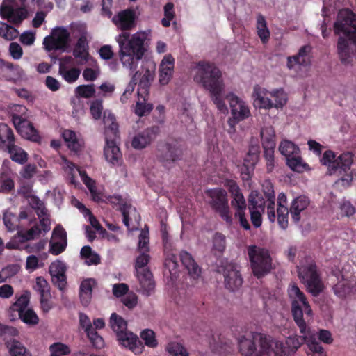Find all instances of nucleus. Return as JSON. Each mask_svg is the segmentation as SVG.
Returning a JSON list of instances; mask_svg holds the SVG:
<instances>
[{"instance_id":"obj_26","label":"nucleus","mask_w":356,"mask_h":356,"mask_svg":"<svg viewBox=\"0 0 356 356\" xmlns=\"http://www.w3.org/2000/svg\"><path fill=\"white\" fill-rule=\"evenodd\" d=\"M288 294L291 299H298L303 305L305 312L307 315L312 316V309L307 300V298L304 293L300 289L297 284L291 283L289 286Z\"/></svg>"},{"instance_id":"obj_14","label":"nucleus","mask_w":356,"mask_h":356,"mask_svg":"<svg viewBox=\"0 0 356 356\" xmlns=\"http://www.w3.org/2000/svg\"><path fill=\"white\" fill-rule=\"evenodd\" d=\"M0 15L8 22L19 24L28 17V11L24 7H13L2 3L0 6Z\"/></svg>"},{"instance_id":"obj_8","label":"nucleus","mask_w":356,"mask_h":356,"mask_svg":"<svg viewBox=\"0 0 356 356\" xmlns=\"http://www.w3.org/2000/svg\"><path fill=\"white\" fill-rule=\"evenodd\" d=\"M206 194L211 198L209 203L211 209L218 213L227 223L231 224L232 217L228 204L227 191L223 188H216L207 190Z\"/></svg>"},{"instance_id":"obj_24","label":"nucleus","mask_w":356,"mask_h":356,"mask_svg":"<svg viewBox=\"0 0 356 356\" xmlns=\"http://www.w3.org/2000/svg\"><path fill=\"white\" fill-rule=\"evenodd\" d=\"M15 144L13 129L5 123H0V149L6 151Z\"/></svg>"},{"instance_id":"obj_10","label":"nucleus","mask_w":356,"mask_h":356,"mask_svg":"<svg viewBox=\"0 0 356 356\" xmlns=\"http://www.w3.org/2000/svg\"><path fill=\"white\" fill-rule=\"evenodd\" d=\"M182 155L181 145L176 140L160 141L157 144L156 156L165 166L181 160Z\"/></svg>"},{"instance_id":"obj_52","label":"nucleus","mask_w":356,"mask_h":356,"mask_svg":"<svg viewBox=\"0 0 356 356\" xmlns=\"http://www.w3.org/2000/svg\"><path fill=\"white\" fill-rule=\"evenodd\" d=\"M76 95L79 97L90 98L95 95V89L94 84L90 85H80L76 87Z\"/></svg>"},{"instance_id":"obj_22","label":"nucleus","mask_w":356,"mask_h":356,"mask_svg":"<svg viewBox=\"0 0 356 356\" xmlns=\"http://www.w3.org/2000/svg\"><path fill=\"white\" fill-rule=\"evenodd\" d=\"M259 154L257 149L254 152L250 150L244 159L243 164L241 168V176L244 181H248L251 179L254 166L258 161Z\"/></svg>"},{"instance_id":"obj_38","label":"nucleus","mask_w":356,"mask_h":356,"mask_svg":"<svg viewBox=\"0 0 356 356\" xmlns=\"http://www.w3.org/2000/svg\"><path fill=\"white\" fill-rule=\"evenodd\" d=\"M286 160V165L293 172L301 173L309 169L308 164L303 161L300 154H296Z\"/></svg>"},{"instance_id":"obj_53","label":"nucleus","mask_w":356,"mask_h":356,"mask_svg":"<svg viewBox=\"0 0 356 356\" xmlns=\"http://www.w3.org/2000/svg\"><path fill=\"white\" fill-rule=\"evenodd\" d=\"M141 339L145 341L146 346L155 348L158 343L155 337V333L149 329L144 330L140 333Z\"/></svg>"},{"instance_id":"obj_37","label":"nucleus","mask_w":356,"mask_h":356,"mask_svg":"<svg viewBox=\"0 0 356 356\" xmlns=\"http://www.w3.org/2000/svg\"><path fill=\"white\" fill-rule=\"evenodd\" d=\"M6 346L9 350L10 356H31L26 348L17 340L13 339L7 341Z\"/></svg>"},{"instance_id":"obj_28","label":"nucleus","mask_w":356,"mask_h":356,"mask_svg":"<svg viewBox=\"0 0 356 356\" xmlns=\"http://www.w3.org/2000/svg\"><path fill=\"white\" fill-rule=\"evenodd\" d=\"M30 302V293L27 291H25L17 299V300L10 307L8 313L9 318L10 320H14L16 315L14 314L15 312L19 313L24 310L27 309V307Z\"/></svg>"},{"instance_id":"obj_1","label":"nucleus","mask_w":356,"mask_h":356,"mask_svg":"<svg viewBox=\"0 0 356 356\" xmlns=\"http://www.w3.org/2000/svg\"><path fill=\"white\" fill-rule=\"evenodd\" d=\"M196 70L194 81L210 92L212 101L220 112H227L222 97L225 86L221 71L214 63L208 61H199Z\"/></svg>"},{"instance_id":"obj_7","label":"nucleus","mask_w":356,"mask_h":356,"mask_svg":"<svg viewBox=\"0 0 356 356\" xmlns=\"http://www.w3.org/2000/svg\"><path fill=\"white\" fill-rule=\"evenodd\" d=\"M334 32L336 35L343 33L356 45V15L350 9L340 10L334 24Z\"/></svg>"},{"instance_id":"obj_61","label":"nucleus","mask_w":356,"mask_h":356,"mask_svg":"<svg viewBox=\"0 0 356 356\" xmlns=\"http://www.w3.org/2000/svg\"><path fill=\"white\" fill-rule=\"evenodd\" d=\"M15 188V182L10 177H0V193H9Z\"/></svg>"},{"instance_id":"obj_23","label":"nucleus","mask_w":356,"mask_h":356,"mask_svg":"<svg viewBox=\"0 0 356 356\" xmlns=\"http://www.w3.org/2000/svg\"><path fill=\"white\" fill-rule=\"evenodd\" d=\"M288 216L287 198L284 193H281L277 197V217L278 224L282 229L288 226Z\"/></svg>"},{"instance_id":"obj_2","label":"nucleus","mask_w":356,"mask_h":356,"mask_svg":"<svg viewBox=\"0 0 356 356\" xmlns=\"http://www.w3.org/2000/svg\"><path fill=\"white\" fill-rule=\"evenodd\" d=\"M145 40L146 35L141 32L131 35L129 32L124 31L116 37L120 60L123 67L129 69L131 73L136 70L139 61L145 55Z\"/></svg>"},{"instance_id":"obj_33","label":"nucleus","mask_w":356,"mask_h":356,"mask_svg":"<svg viewBox=\"0 0 356 356\" xmlns=\"http://www.w3.org/2000/svg\"><path fill=\"white\" fill-rule=\"evenodd\" d=\"M6 152L10 154V159L18 164L24 165L28 161L27 152L15 144L10 147Z\"/></svg>"},{"instance_id":"obj_13","label":"nucleus","mask_w":356,"mask_h":356,"mask_svg":"<svg viewBox=\"0 0 356 356\" xmlns=\"http://www.w3.org/2000/svg\"><path fill=\"white\" fill-rule=\"evenodd\" d=\"M13 124L24 138L35 143L40 141L41 137L33 123L28 120H25L24 116H14Z\"/></svg>"},{"instance_id":"obj_59","label":"nucleus","mask_w":356,"mask_h":356,"mask_svg":"<svg viewBox=\"0 0 356 356\" xmlns=\"http://www.w3.org/2000/svg\"><path fill=\"white\" fill-rule=\"evenodd\" d=\"M90 113L94 119H100L103 110L102 100L95 99L92 101L90 104Z\"/></svg>"},{"instance_id":"obj_34","label":"nucleus","mask_w":356,"mask_h":356,"mask_svg":"<svg viewBox=\"0 0 356 356\" xmlns=\"http://www.w3.org/2000/svg\"><path fill=\"white\" fill-rule=\"evenodd\" d=\"M337 52L341 63L347 64L351 55L349 41L346 38L340 36L337 42Z\"/></svg>"},{"instance_id":"obj_46","label":"nucleus","mask_w":356,"mask_h":356,"mask_svg":"<svg viewBox=\"0 0 356 356\" xmlns=\"http://www.w3.org/2000/svg\"><path fill=\"white\" fill-rule=\"evenodd\" d=\"M112 199L120 204L119 210L121 211L123 216V223L127 227L130 226L129 210L131 209V205L126 202L121 203L122 199L120 196H114Z\"/></svg>"},{"instance_id":"obj_44","label":"nucleus","mask_w":356,"mask_h":356,"mask_svg":"<svg viewBox=\"0 0 356 356\" xmlns=\"http://www.w3.org/2000/svg\"><path fill=\"white\" fill-rule=\"evenodd\" d=\"M305 336H298L296 334L289 337L286 343L289 353H295L306 341Z\"/></svg>"},{"instance_id":"obj_42","label":"nucleus","mask_w":356,"mask_h":356,"mask_svg":"<svg viewBox=\"0 0 356 356\" xmlns=\"http://www.w3.org/2000/svg\"><path fill=\"white\" fill-rule=\"evenodd\" d=\"M51 35L62 47L63 51H65L70 42L69 31L64 27H57L52 31Z\"/></svg>"},{"instance_id":"obj_36","label":"nucleus","mask_w":356,"mask_h":356,"mask_svg":"<svg viewBox=\"0 0 356 356\" xmlns=\"http://www.w3.org/2000/svg\"><path fill=\"white\" fill-rule=\"evenodd\" d=\"M341 280L333 286V291L337 296L343 299L352 292L353 286L349 280L343 278V275H341Z\"/></svg>"},{"instance_id":"obj_40","label":"nucleus","mask_w":356,"mask_h":356,"mask_svg":"<svg viewBox=\"0 0 356 356\" xmlns=\"http://www.w3.org/2000/svg\"><path fill=\"white\" fill-rule=\"evenodd\" d=\"M266 90L261 88L259 85L254 87L252 97L253 104L256 108H267V99H266Z\"/></svg>"},{"instance_id":"obj_9","label":"nucleus","mask_w":356,"mask_h":356,"mask_svg":"<svg viewBox=\"0 0 356 356\" xmlns=\"http://www.w3.org/2000/svg\"><path fill=\"white\" fill-rule=\"evenodd\" d=\"M353 154L350 152H344L336 157L334 152L332 150L325 151L321 162L322 165L327 166L328 173L330 175L336 174L338 170L342 171L349 170L353 163Z\"/></svg>"},{"instance_id":"obj_25","label":"nucleus","mask_w":356,"mask_h":356,"mask_svg":"<svg viewBox=\"0 0 356 356\" xmlns=\"http://www.w3.org/2000/svg\"><path fill=\"white\" fill-rule=\"evenodd\" d=\"M104 154L106 161L113 165L118 164L122 158L121 152L115 140H106Z\"/></svg>"},{"instance_id":"obj_6","label":"nucleus","mask_w":356,"mask_h":356,"mask_svg":"<svg viewBox=\"0 0 356 356\" xmlns=\"http://www.w3.org/2000/svg\"><path fill=\"white\" fill-rule=\"evenodd\" d=\"M140 252L141 253L136 257L135 269L141 286L142 293L149 296L152 294L155 288L153 275L149 268H145L149 261L150 256L147 252Z\"/></svg>"},{"instance_id":"obj_63","label":"nucleus","mask_w":356,"mask_h":356,"mask_svg":"<svg viewBox=\"0 0 356 356\" xmlns=\"http://www.w3.org/2000/svg\"><path fill=\"white\" fill-rule=\"evenodd\" d=\"M43 45L47 51H51L53 50H62V47L57 43V41L52 35L47 36L43 40Z\"/></svg>"},{"instance_id":"obj_45","label":"nucleus","mask_w":356,"mask_h":356,"mask_svg":"<svg viewBox=\"0 0 356 356\" xmlns=\"http://www.w3.org/2000/svg\"><path fill=\"white\" fill-rule=\"evenodd\" d=\"M284 344L282 341L268 340V356H285Z\"/></svg>"},{"instance_id":"obj_5","label":"nucleus","mask_w":356,"mask_h":356,"mask_svg":"<svg viewBox=\"0 0 356 356\" xmlns=\"http://www.w3.org/2000/svg\"><path fill=\"white\" fill-rule=\"evenodd\" d=\"M238 347L244 356H267V337L265 334L251 332L239 339Z\"/></svg>"},{"instance_id":"obj_19","label":"nucleus","mask_w":356,"mask_h":356,"mask_svg":"<svg viewBox=\"0 0 356 356\" xmlns=\"http://www.w3.org/2000/svg\"><path fill=\"white\" fill-rule=\"evenodd\" d=\"M179 258L182 265L192 278L195 280L201 276L202 268L189 252L186 250H181L179 252Z\"/></svg>"},{"instance_id":"obj_60","label":"nucleus","mask_w":356,"mask_h":356,"mask_svg":"<svg viewBox=\"0 0 356 356\" xmlns=\"http://www.w3.org/2000/svg\"><path fill=\"white\" fill-rule=\"evenodd\" d=\"M225 236L219 232H216L213 238V248L219 252H222L225 249Z\"/></svg>"},{"instance_id":"obj_11","label":"nucleus","mask_w":356,"mask_h":356,"mask_svg":"<svg viewBox=\"0 0 356 356\" xmlns=\"http://www.w3.org/2000/svg\"><path fill=\"white\" fill-rule=\"evenodd\" d=\"M247 251L254 275L263 277L267 273V250L252 245L248 247Z\"/></svg>"},{"instance_id":"obj_17","label":"nucleus","mask_w":356,"mask_h":356,"mask_svg":"<svg viewBox=\"0 0 356 356\" xmlns=\"http://www.w3.org/2000/svg\"><path fill=\"white\" fill-rule=\"evenodd\" d=\"M159 132L160 128L158 126H152L145 129L134 137L131 143L133 147L137 149L146 147L156 138Z\"/></svg>"},{"instance_id":"obj_50","label":"nucleus","mask_w":356,"mask_h":356,"mask_svg":"<svg viewBox=\"0 0 356 356\" xmlns=\"http://www.w3.org/2000/svg\"><path fill=\"white\" fill-rule=\"evenodd\" d=\"M34 289L39 293L40 297L51 296L49 284L42 277H38L36 278Z\"/></svg>"},{"instance_id":"obj_21","label":"nucleus","mask_w":356,"mask_h":356,"mask_svg":"<svg viewBox=\"0 0 356 356\" xmlns=\"http://www.w3.org/2000/svg\"><path fill=\"white\" fill-rule=\"evenodd\" d=\"M309 203V199L305 195H299L293 200L289 213L290 212L291 218L295 223L299 222L301 218V212L308 207Z\"/></svg>"},{"instance_id":"obj_30","label":"nucleus","mask_w":356,"mask_h":356,"mask_svg":"<svg viewBox=\"0 0 356 356\" xmlns=\"http://www.w3.org/2000/svg\"><path fill=\"white\" fill-rule=\"evenodd\" d=\"M298 299H293L292 301V314L296 325L300 328L301 334H305L307 331V324L303 319V312Z\"/></svg>"},{"instance_id":"obj_51","label":"nucleus","mask_w":356,"mask_h":356,"mask_svg":"<svg viewBox=\"0 0 356 356\" xmlns=\"http://www.w3.org/2000/svg\"><path fill=\"white\" fill-rule=\"evenodd\" d=\"M257 29L259 37L262 42L266 44L267 42V25L265 17L261 15H259L257 17Z\"/></svg>"},{"instance_id":"obj_20","label":"nucleus","mask_w":356,"mask_h":356,"mask_svg":"<svg viewBox=\"0 0 356 356\" xmlns=\"http://www.w3.org/2000/svg\"><path fill=\"white\" fill-rule=\"evenodd\" d=\"M175 59L171 54L164 56L159 66V82L166 85L170 81L174 70Z\"/></svg>"},{"instance_id":"obj_35","label":"nucleus","mask_w":356,"mask_h":356,"mask_svg":"<svg viewBox=\"0 0 356 356\" xmlns=\"http://www.w3.org/2000/svg\"><path fill=\"white\" fill-rule=\"evenodd\" d=\"M279 151L286 159L300 154L299 147L289 140H282L279 145Z\"/></svg>"},{"instance_id":"obj_29","label":"nucleus","mask_w":356,"mask_h":356,"mask_svg":"<svg viewBox=\"0 0 356 356\" xmlns=\"http://www.w3.org/2000/svg\"><path fill=\"white\" fill-rule=\"evenodd\" d=\"M271 99H268V109L274 107L282 108L287 103L288 96L283 88L273 90L270 92Z\"/></svg>"},{"instance_id":"obj_16","label":"nucleus","mask_w":356,"mask_h":356,"mask_svg":"<svg viewBox=\"0 0 356 356\" xmlns=\"http://www.w3.org/2000/svg\"><path fill=\"white\" fill-rule=\"evenodd\" d=\"M136 12L130 8L120 11L113 18V22L122 32L132 29L136 26Z\"/></svg>"},{"instance_id":"obj_18","label":"nucleus","mask_w":356,"mask_h":356,"mask_svg":"<svg viewBox=\"0 0 356 356\" xmlns=\"http://www.w3.org/2000/svg\"><path fill=\"white\" fill-rule=\"evenodd\" d=\"M103 122L105 127V140H115L117 138H119V126L114 114L105 111L104 113Z\"/></svg>"},{"instance_id":"obj_48","label":"nucleus","mask_w":356,"mask_h":356,"mask_svg":"<svg viewBox=\"0 0 356 356\" xmlns=\"http://www.w3.org/2000/svg\"><path fill=\"white\" fill-rule=\"evenodd\" d=\"M337 172H339V175L343 176L335 181V185L338 187H342L343 188L350 187L353 181V174L350 169L347 171H342L341 173L340 172V170H338Z\"/></svg>"},{"instance_id":"obj_15","label":"nucleus","mask_w":356,"mask_h":356,"mask_svg":"<svg viewBox=\"0 0 356 356\" xmlns=\"http://www.w3.org/2000/svg\"><path fill=\"white\" fill-rule=\"evenodd\" d=\"M248 203L252 223L255 227H259L262 222L260 209L264 210V201L259 197L256 191H252L249 195Z\"/></svg>"},{"instance_id":"obj_57","label":"nucleus","mask_w":356,"mask_h":356,"mask_svg":"<svg viewBox=\"0 0 356 356\" xmlns=\"http://www.w3.org/2000/svg\"><path fill=\"white\" fill-rule=\"evenodd\" d=\"M3 223L8 231L13 232L17 227V217L11 213H5L3 218Z\"/></svg>"},{"instance_id":"obj_39","label":"nucleus","mask_w":356,"mask_h":356,"mask_svg":"<svg viewBox=\"0 0 356 356\" xmlns=\"http://www.w3.org/2000/svg\"><path fill=\"white\" fill-rule=\"evenodd\" d=\"M80 255L88 266L98 265L101 262L99 255L94 252L89 245H85L81 248Z\"/></svg>"},{"instance_id":"obj_62","label":"nucleus","mask_w":356,"mask_h":356,"mask_svg":"<svg viewBox=\"0 0 356 356\" xmlns=\"http://www.w3.org/2000/svg\"><path fill=\"white\" fill-rule=\"evenodd\" d=\"M232 197L233 200L231 201V204L236 211H243L246 209L245 200L241 193L236 194Z\"/></svg>"},{"instance_id":"obj_47","label":"nucleus","mask_w":356,"mask_h":356,"mask_svg":"<svg viewBox=\"0 0 356 356\" xmlns=\"http://www.w3.org/2000/svg\"><path fill=\"white\" fill-rule=\"evenodd\" d=\"M149 229L145 227L141 230L139 236H138V248L137 250L139 252H147L149 251Z\"/></svg>"},{"instance_id":"obj_64","label":"nucleus","mask_w":356,"mask_h":356,"mask_svg":"<svg viewBox=\"0 0 356 356\" xmlns=\"http://www.w3.org/2000/svg\"><path fill=\"white\" fill-rule=\"evenodd\" d=\"M37 167L34 163L26 164L20 171V175L26 179H29L36 173Z\"/></svg>"},{"instance_id":"obj_54","label":"nucleus","mask_w":356,"mask_h":356,"mask_svg":"<svg viewBox=\"0 0 356 356\" xmlns=\"http://www.w3.org/2000/svg\"><path fill=\"white\" fill-rule=\"evenodd\" d=\"M92 345L96 348H101L104 346L103 338L97 333L95 329L92 328L86 332Z\"/></svg>"},{"instance_id":"obj_3","label":"nucleus","mask_w":356,"mask_h":356,"mask_svg":"<svg viewBox=\"0 0 356 356\" xmlns=\"http://www.w3.org/2000/svg\"><path fill=\"white\" fill-rule=\"evenodd\" d=\"M297 276L306 291L314 297L318 296L325 289L320 268L316 261L307 256L296 266Z\"/></svg>"},{"instance_id":"obj_27","label":"nucleus","mask_w":356,"mask_h":356,"mask_svg":"<svg viewBox=\"0 0 356 356\" xmlns=\"http://www.w3.org/2000/svg\"><path fill=\"white\" fill-rule=\"evenodd\" d=\"M243 278L238 270L232 268L225 273V284L230 291L238 289L243 284Z\"/></svg>"},{"instance_id":"obj_31","label":"nucleus","mask_w":356,"mask_h":356,"mask_svg":"<svg viewBox=\"0 0 356 356\" xmlns=\"http://www.w3.org/2000/svg\"><path fill=\"white\" fill-rule=\"evenodd\" d=\"M95 280L87 279L83 280L80 285L79 296L83 305L87 306L90 302L92 292V284Z\"/></svg>"},{"instance_id":"obj_43","label":"nucleus","mask_w":356,"mask_h":356,"mask_svg":"<svg viewBox=\"0 0 356 356\" xmlns=\"http://www.w3.org/2000/svg\"><path fill=\"white\" fill-rule=\"evenodd\" d=\"M18 316L19 319L27 325H35L39 322L38 315L34 310L31 308H28L27 309L22 311V313H18Z\"/></svg>"},{"instance_id":"obj_55","label":"nucleus","mask_w":356,"mask_h":356,"mask_svg":"<svg viewBox=\"0 0 356 356\" xmlns=\"http://www.w3.org/2000/svg\"><path fill=\"white\" fill-rule=\"evenodd\" d=\"M167 350L172 356H188L186 349L179 343H170Z\"/></svg>"},{"instance_id":"obj_56","label":"nucleus","mask_w":356,"mask_h":356,"mask_svg":"<svg viewBox=\"0 0 356 356\" xmlns=\"http://www.w3.org/2000/svg\"><path fill=\"white\" fill-rule=\"evenodd\" d=\"M66 241H53L49 243V252L53 255H58L63 252L67 247Z\"/></svg>"},{"instance_id":"obj_12","label":"nucleus","mask_w":356,"mask_h":356,"mask_svg":"<svg viewBox=\"0 0 356 356\" xmlns=\"http://www.w3.org/2000/svg\"><path fill=\"white\" fill-rule=\"evenodd\" d=\"M226 99L229 103L233 118L229 120L232 127L250 116V112L248 107L233 93L227 95Z\"/></svg>"},{"instance_id":"obj_32","label":"nucleus","mask_w":356,"mask_h":356,"mask_svg":"<svg viewBox=\"0 0 356 356\" xmlns=\"http://www.w3.org/2000/svg\"><path fill=\"white\" fill-rule=\"evenodd\" d=\"M62 137L67 144V147L75 153L81 150V142L78 140L76 133L70 129H65L62 134Z\"/></svg>"},{"instance_id":"obj_49","label":"nucleus","mask_w":356,"mask_h":356,"mask_svg":"<svg viewBox=\"0 0 356 356\" xmlns=\"http://www.w3.org/2000/svg\"><path fill=\"white\" fill-rule=\"evenodd\" d=\"M50 356H65L70 353L68 346L56 342L49 346Z\"/></svg>"},{"instance_id":"obj_41","label":"nucleus","mask_w":356,"mask_h":356,"mask_svg":"<svg viewBox=\"0 0 356 356\" xmlns=\"http://www.w3.org/2000/svg\"><path fill=\"white\" fill-rule=\"evenodd\" d=\"M58 72L66 82L72 83L79 79L81 70L76 67L67 70L63 63H59Z\"/></svg>"},{"instance_id":"obj_4","label":"nucleus","mask_w":356,"mask_h":356,"mask_svg":"<svg viewBox=\"0 0 356 356\" xmlns=\"http://www.w3.org/2000/svg\"><path fill=\"white\" fill-rule=\"evenodd\" d=\"M110 325L120 343L128 348L135 354L142 352L143 346L137 335L127 331V323L116 313H113L110 317Z\"/></svg>"},{"instance_id":"obj_58","label":"nucleus","mask_w":356,"mask_h":356,"mask_svg":"<svg viewBox=\"0 0 356 356\" xmlns=\"http://www.w3.org/2000/svg\"><path fill=\"white\" fill-rule=\"evenodd\" d=\"M74 57L77 60V65H83L86 64L90 59V54L87 49H74L72 51Z\"/></svg>"}]
</instances>
